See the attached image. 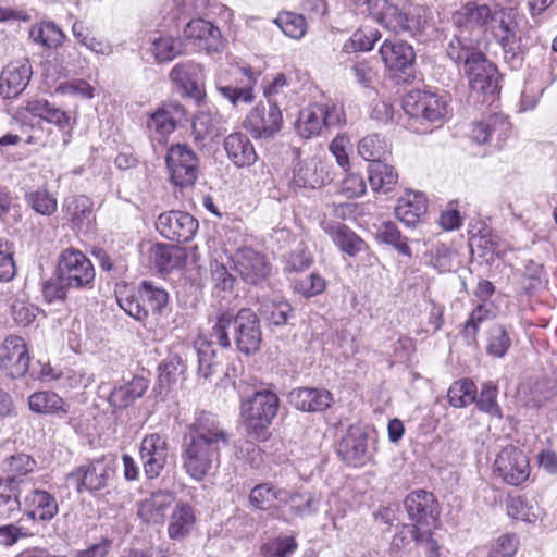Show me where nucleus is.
Segmentation results:
<instances>
[{"instance_id":"obj_1","label":"nucleus","mask_w":557,"mask_h":557,"mask_svg":"<svg viewBox=\"0 0 557 557\" xmlns=\"http://www.w3.org/2000/svg\"><path fill=\"white\" fill-rule=\"evenodd\" d=\"M230 444V434L211 412L197 413L182 444V466L196 481H201L209 471L219 466L221 449Z\"/></svg>"},{"instance_id":"obj_2","label":"nucleus","mask_w":557,"mask_h":557,"mask_svg":"<svg viewBox=\"0 0 557 557\" xmlns=\"http://www.w3.org/2000/svg\"><path fill=\"white\" fill-rule=\"evenodd\" d=\"M367 10L379 25L396 35L419 37L429 26L430 10L411 2L399 7L388 0H367Z\"/></svg>"},{"instance_id":"obj_3","label":"nucleus","mask_w":557,"mask_h":557,"mask_svg":"<svg viewBox=\"0 0 557 557\" xmlns=\"http://www.w3.org/2000/svg\"><path fill=\"white\" fill-rule=\"evenodd\" d=\"M233 325L234 342L237 349L245 355L259 350L262 333L258 315L250 308H242L236 314L226 310L216 315L211 336L223 348L231 347L228 329Z\"/></svg>"},{"instance_id":"obj_4","label":"nucleus","mask_w":557,"mask_h":557,"mask_svg":"<svg viewBox=\"0 0 557 557\" xmlns=\"http://www.w3.org/2000/svg\"><path fill=\"white\" fill-rule=\"evenodd\" d=\"M280 407L278 396L268 389L253 393L242 401V416L247 430L256 440L264 441L268 437V429L277 414Z\"/></svg>"},{"instance_id":"obj_5","label":"nucleus","mask_w":557,"mask_h":557,"mask_svg":"<svg viewBox=\"0 0 557 557\" xmlns=\"http://www.w3.org/2000/svg\"><path fill=\"white\" fill-rule=\"evenodd\" d=\"M120 307L137 321H145L149 312L161 314L169 304L168 292L150 281H143L136 293L117 299Z\"/></svg>"},{"instance_id":"obj_6","label":"nucleus","mask_w":557,"mask_h":557,"mask_svg":"<svg viewBox=\"0 0 557 557\" xmlns=\"http://www.w3.org/2000/svg\"><path fill=\"white\" fill-rule=\"evenodd\" d=\"M57 271L62 282L73 289H91L95 269L91 261L79 250L67 248L61 252Z\"/></svg>"},{"instance_id":"obj_7","label":"nucleus","mask_w":557,"mask_h":557,"mask_svg":"<svg viewBox=\"0 0 557 557\" xmlns=\"http://www.w3.org/2000/svg\"><path fill=\"white\" fill-rule=\"evenodd\" d=\"M115 473V459L112 455H102L79 466L69 474L75 482L78 493L97 492L104 488Z\"/></svg>"},{"instance_id":"obj_8","label":"nucleus","mask_w":557,"mask_h":557,"mask_svg":"<svg viewBox=\"0 0 557 557\" xmlns=\"http://www.w3.org/2000/svg\"><path fill=\"white\" fill-rule=\"evenodd\" d=\"M405 112L413 119L442 125L447 113L448 103L445 96L425 90H412L403 100Z\"/></svg>"},{"instance_id":"obj_9","label":"nucleus","mask_w":557,"mask_h":557,"mask_svg":"<svg viewBox=\"0 0 557 557\" xmlns=\"http://www.w3.org/2000/svg\"><path fill=\"white\" fill-rule=\"evenodd\" d=\"M171 182L181 188L193 186L199 174V158L185 144L171 145L165 156Z\"/></svg>"},{"instance_id":"obj_10","label":"nucleus","mask_w":557,"mask_h":557,"mask_svg":"<svg viewBox=\"0 0 557 557\" xmlns=\"http://www.w3.org/2000/svg\"><path fill=\"white\" fill-rule=\"evenodd\" d=\"M494 473L508 485L518 486L530 476L529 458L520 448L507 445L494 460Z\"/></svg>"},{"instance_id":"obj_11","label":"nucleus","mask_w":557,"mask_h":557,"mask_svg":"<svg viewBox=\"0 0 557 557\" xmlns=\"http://www.w3.org/2000/svg\"><path fill=\"white\" fill-rule=\"evenodd\" d=\"M23 515L34 522L51 521L59 512V505L54 495L40 488L32 481H22Z\"/></svg>"},{"instance_id":"obj_12","label":"nucleus","mask_w":557,"mask_h":557,"mask_svg":"<svg viewBox=\"0 0 557 557\" xmlns=\"http://www.w3.org/2000/svg\"><path fill=\"white\" fill-rule=\"evenodd\" d=\"M283 125V115L278 103L268 106L258 103L244 121V127L255 139L272 138Z\"/></svg>"},{"instance_id":"obj_13","label":"nucleus","mask_w":557,"mask_h":557,"mask_svg":"<svg viewBox=\"0 0 557 557\" xmlns=\"http://www.w3.org/2000/svg\"><path fill=\"white\" fill-rule=\"evenodd\" d=\"M185 114V109L176 102L163 103L153 111L147 120V131L154 150L163 146L170 134L174 132L177 123Z\"/></svg>"},{"instance_id":"obj_14","label":"nucleus","mask_w":557,"mask_h":557,"mask_svg":"<svg viewBox=\"0 0 557 557\" xmlns=\"http://www.w3.org/2000/svg\"><path fill=\"white\" fill-rule=\"evenodd\" d=\"M299 493H290L285 488H277L270 483L256 485L249 494L250 505L258 510L268 511L270 516L281 519V509L289 503L297 502Z\"/></svg>"},{"instance_id":"obj_15","label":"nucleus","mask_w":557,"mask_h":557,"mask_svg":"<svg viewBox=\"0 0 557 557\" xmlns=\"http://www.w3.org/2000/svg\"><path fill=\"white\" fill-rule=\"evenodd\" d=\"M156 228L159 234L172 242L186 243L198 230V221L188 212L172 210L158 216Z\"/></svg>"},{"instance_id":"obj_16","label":"nucleus","mask_w":557,"mask_h":557,"mask_svg":"<svg viewBox=\"0 0 557 557\" xmlns=\"http://www.w3.org/2000/svg\"><path fill=\"white\" fill-rule=\"evenodd\" d=\"M463 73L473 91L483 96H494L499 89L497 67L484 52L470 61L463 67Z\"/></svg>"},{"instance_id":"obj_17","label":"nucleus","mask_w":557,"mask_h":557,"mask_svg":"<svg viewBox=\"0 0 557 557\" xmlns=\"http://www.w3.org/2000/svg\"><path fill=\"white\" fill-rule=\"evenodd\" d=\"M139 456L145 475L149 480L158 478L169 459V443L165 436L159 433L145 435L140 443Z\"/></svg>"},{"instance_id":"obj_18","label":"nucleus","mask_w":557,"mask_h":557,"mask_svg":"<svg viewBox=\"0 0 557 557\" xmlns=\"http://www.w3.org/2000/svg\"><path fill=\"white\" fill-rule=\"evenodd\" d=\"M233 262L235 271L243 281L251 285H257L264 281L271 270V265L265 257L249 247L239 248L233 257Z\"/></svg>"},{"instance_id":"obj_19","label":"nucleus","mask_w":557,"mask_h":557,"mask_svg":"<svg viewBox=\"0 0 557 557\" xmlns=\"http://www.w3.org/2000/svg\"><path fill=\"white\" fill-rule=\"evenodd\" d=\"M29 356L22 337L8 336L0 346V368L12 379L22 377L28 370Z\"/></svg>"},{"instance_id":"obj_20","label":"nucleus","mask_w":557,"mask_h":557,"mask_svg":"<svg viewBox=\"0 0 557 557\" xmlns=\"http://www.w3.org/2000/svg\"><path fill=\"white\" fill-rule=\"evenodd\" d=\"M497 5L494 8L487 3L470 1L458 9L451 16V23L457 29L470 32L484 29L485 26L495 20Z\"/></svg>"},{"instance_id":"obj_21","label":"nucleus","mask_w":557,"mask_h":557,"mask_svg":"<svg viewBox=\"0 0 557 557\" xmlns=\"http://www.w3.org/2000/svg\"><path fill=\"white\" fill-rule=\"evenodd\" d=\"M331 180L329 165L317 156L298 160L293 171V184L299 188H319Z\"/></svg>"},{"instance_id":"obj_22","label":"nucleus","mask_w":557,"mask_h":557,"mask_svg":"<svg viewBox=\"0 0 557 557\" xmlns=\"http://www.w3.org/2000/svg\"><path fill=\"white\" fill-rule=\"evenodd\" d=\"M408 517L414 524L430 525L440 516L438 503L432 493L424 490L411 492L404 502Z\"/></svg>"},{"instance_id":"obj_23","label":"nucleus","mask_w":557,"mask_h":557,"mask_svg":"<svg viewBox=\"0 0 557 557\" xmlns=\"http://www.w3.org/2000/svg\"><path fill=\"white\" fill-rule=\"evenodd\" d=\"M33 71L27 59L9 63L0 74V95L5 99L20 96L29 84Z\"/></svg>"},{"instance_id":"obj_24","label":"nucleus","mask_w":557,"mask_h":557,"mask_svg":"<svg viewBox=\"0 0 557 557\" xmlns=\"http://www.w3.org/2000/svg\"><path fill=\"white\" fill-rule=\"evenodd\" d=\"M26 109L33 115L38 116L48 123L54 124L62 132V141L64 147L71 143L75 121L72 120L67 112L51 104L46 99L29 101Z\"/></svg>"},{"instance_id":"obj_25","label":"nucleus","mask_w":557,"mask_h":557,"mask_svg":"<svg viewBox=\"0 0 557 557\" xmlns=\"http://www.w3.org/2000/svg\"><path fill=\"white\" fill-rule=\"evenodd\" d=\"M288 401L302 412H321L331 407L334 398L324 388L298 387L288 393Z\"/></svg>"},{"instance_id":"obj_26","label":"nucleus","mask_w":557,"mask_h":557,"mask_svg":"<svg viewBox=\"0 0 557 557\" xmlns=\"http://www.w3.org/2000/svg\"><path fill=\"white\" fill-rule=\"evenodd\" d=\"M184 36L208 52L218 51L222 47L220 29L202 18L190 20L184 27Z\"/></svg>"},{"instance_id":"obj_27","label":"nucleus","mask_w":557,"mask_h":557,"mask_svg":"<svg viewBox=\"0 0 557 557\" xmlns=\"http://www.w3.org/2000/svg\"><path fill=\"white\" fill-rule=\"evenodd\" d=\"M238 72L246 77V82H240V85L223 84L221 79L216 82V90L219 94L227 99L234 107H237L239 102L246 104L253 102V87L259 77V73L253 72L250 67H240Z\"/></svg>"},{"instance_id":"obj_28","label":"nucleus","mask_w":557,"mask_h":557,"mask_svg":"<svg viewBox=\"0 0 557 557\" xmlns=\"http://www.w3.org/2000/svg\"><path fill=\"white\" fill-rule=\"evenodd\" d=\"M338 454L352 467L363 466L370 458L368 435L360 429H350L338 445Z\"/></svg>"},{"instance_id":"obj_29","label":"nucleus","mask_w":557,"mask_h":557,"mask_svg":"<svg viewBox=\"0 0 557 557\" xmlns=\"http://www.w3.org/2000/svg\"><path fill=\"white\" fill-rule=\"evenodd\" d=\"M224 150L228 160L237 168L256 163L258 154L250 139L243 133H232L224 138Z\"/></svg>"},{"instance_id":"obj_30","label":"nucleus","mask_w":557,"mask_h":557,"mask_svg":"<svg viewBox=\"0 0 557 557\" xmlns=\"http://www.w3.org/2000/svg\"><path fill=\"white\" fill-rule=\"evenodd\" d=\"M380 54L387 67L403 72L411 67L416 59L413 48L398 39H386L380 48Z\"/></svg>"},{"instance_id":"obj_31","label":"nucleus","mask_w":557,"mask_h":557,"mask_svg":"<svg viewBox=\"0 0 557 557\" xmlns=\"http://www.w3.org/2000/svg\"><path fill=\"white\" fill-rule=\"evenodd\" d=\"M22 481L0 478V520H13L23 511Z\"/></svg>"},{"instance_id":"obj_32","label":"nucleus","mask_w":557,"mask_h":557,"mask_svg":"<svg viewBox=\"0 0 557 557\" xmlns=\"http://www.w3.org/2000/svg\"><path fill=\"white\" fill-rule=\"evenodd\" d=\"M175 496L168 491H158L141 500L138 505V517L147 523H162Z\"/></svg>"},{"instance_id":"obj_33","label":"nucleus","mask_w":557,"mask_h":557,"mask_svg":"<svg viewBox=\"0 0 557 557\" xmlns=\"http://www.w3.org/2000/svg\"><path fill=\"white\" fill-rule=\"evenodd\" d=\"M465 30L458 29L447 42L446 55L458 66L465 67L470 61L478 58L483 51L479 47V41L465 35Z\"/></svg>"},{"instance_id":"obj_34","label":"nucleus","mask_w":557,"mask_h":557,"mask_svg":"<svg viewBox=\"0 0 557 557\" xmlns=\"http://www.w3.org/2000/svg\"><path fill=\"white\" fill-rule=\"evenodd\" d=\"M500 30L499 44L503 49L504 61L511 70H518L522 66L524 59V46L521 36L504 21L500 23Z\"/></svg>"},{"instance_id":"obj_35","label":"nucleus","mask_w":557,"mask_h":557,"mask_svg":"<svg viewBox=\"0 0 557 557\" xmlns=\"http://www.w3.org/2000/svg\"><path fill=\"white\" fill-rule=\"evenodd\" d=\"M426 209V199L422 193H407L398 200L395 214L405 225L416 226Z\"/></svg>"},{"instance_id":"obj_36","label":"nucleus","mask_w":557,"mask_h":557,"mask_svg":"<svg viewBox=\"0 0 557 557\" xmlns=\"http://www.w3.org/2000/svg\"><path fill=\"white\" fill-rule=\"evenodd\" d=\"M63 218L74 228H82L89 224L92 215V202L86 196H70L62 203Z\"/></svg>"},{"instance_id":"obj_37","label":"nucleus","mask_w":557,"mask_h":557,"mask_svg":"<svg viewBox=\"0 0 557 557\" xmlns=\"http://www.w3.org/2000/svg\"><path fill=\"white\" fill-rule=\"evenodd\" d=\"M324 230L334 244L350 257H355L367 249V244L345 224H327Z\"/></svg>"},{"instance_id":"obj_38","label":"nucleus","mask_w":557,"mask_h":557,"mask_svg":"<svg viewBox=\"0 0 557 557\" xmlns=\"http://www.w3.org/2000/svg\"><path fill=\"white\" fill-rule=\"evenodd\" d=\"M148 388V382L141 376H134L129 382L115 386L109 396V403L114 408H126L140 398Z\"/></svg>"},{"instance_id":"obj_39","label":"nucleus","mask_w":557,"mask_h":557,"mask_svg":"<svg viewBox=\"0 0 557 557\" xmlns=\"http://www.w3.org/2000/svg\"><path fill=\"white\" fill-rule=\"evenodd\" d=\"M196 522L193 507L187 503H177L172 511L168 533L170 539L180 541L186 537Z\"/></svg>"},{"instance_id":"obj_40","label":"nucleus","mask_w":557,"mask_h":557,"mask_svg":"<svg viewBox=\"0 0 557 557\" xmlns=\"http://www.w3.org/2000/svg\"><path fill=\"white\" fill-rule=\"evenodd\" d=\"M224 120L218 112L200 111L193 122V136L196 143L221 135Z\"/></svg>"},{"instance_id":"obj_41","label":"nucleus","mask_w":557,"mask_h":557,"mask_svg":"<svg viewBox=\"0 0 557 557\" xmlns=\"http://www.w3.org/2000/svg\"><path fill=\"white\" fill-rule=\"evenodd\" d=\"M369 183L373 191L387 194L398 183V174L394 168L384 161L372 163L368 169Z\"/></svg>"},{"instance_id":"obj_42","label":"nucleus","mask_w":557,"mask_h":557,"mask_svg":"<svg viewBox=\"0 0 557 557\" xmlns=\"http://www.w3.org/2000/svg\"><path fill=\"white\" fill-rule=\"evenodd\" d=\"M323 114L324 112L320 103H314L302 109L296 121L298 134L304 138H311L319 135L324 128Z\"/></svg>"},{"instance_id":"obj_43","label":"nucleus","mask_w":557,"mask_h":557,"mask_svg":"<svg viewBox=\"0 0 557 557\" xmlns=\"http://www.w3.org/2000/svg\"><path fill=\"white\" fill-rule=\"evenodd\" d=\"M359 156L372 163L385 161L391 153L388 141L379 134H370L359 140L357 147Z\"/></svg>"},{"instance_id":"obj_44","label":"nucleus","mask_w":557,"mask_h":557,"mask_svg":"<svg viewBox=\"0 0 557 557\" xmlns=\"http://www.w3.org/2000/svg\"><path fill=\"white\" fill-rule=\"evenodd\" d=\"M29 37L34 42L48 49H55L65 39L64 33L53 22H41L33 25Z\"/></svg>"},{"instance_id":"obj_45","label":"nucleus","mask_w":557,"mask_h":557,"mask_svg":"<svg viewBox=\"0 0 557 557\" xmlns=\"http://www.w3.org/2000/svg\"><path fill=\"white\" fill-rule=\"evenodd\" d=\"M28 406L32 411L42 414L65 413L63 399L51 391L36 392L28 398Z\"/></svg>"},{"instance_id":"obj_46","label":"nucleus","mask_w":557,"mask_h":557,"mask_svg":"<svg viewBox=\"0 0 557 557\" xmlns=\"http://www.w3.org/2000/svg\"><path fill=\"white\" fill-rule=\"evenodd\" d=\"M511 347V337L503 324L496 323L487 331L486 354L493 358H504Z\"/></svg>"},{"instance_id":"obj_47","label":"nucleus","mask_w":557,"mask_h":557,"mask_svg":"<svg viewBox=\"0 0 557 557\" xmlns=\"http://www.w3.org/2000/svg\"><path fill=\"white\" fill-rule=\"evenodd\" d=\"M151 51L157 62H170L184 53V45L180 38L160 35L153 39Z\"/></svg>"},{"instance_id":"obj_48","label":"nucleus","mask_w":557,"mask_h":557,"mask_svg":"<svg viewBox=\"0 0 557 557\" xmlns=\"http://www.w3.org/2000/svg\"><path fill=\"white\" fill-rule=\"evenodd\" d=\"M293 309L285 300L264 299L259 308V313L269 324L282 326L286 324Z\"/></svg>"},{"instance_id":"obj_49","label":"nucleus","mask_w":557,"mask_h":557,"mask_svg":"<svg viewBox=\"0 0 557 557\" xmlns=\"http://www.w3.org/2000/svg\"><path fill=\"white\" fill-rule=\"evenodd\" d=\"M195 350L198 358V375L210 382L212 376L218 373L220 367L219 362L215 360V351L211 343L207 341L197 342Z\"/></svg>"},{"instance_id":"obj_50","label":"nucleus","mask_w":557,"mask_h":557,"mask_svg":"<svg viewBox=\"0 0 557 557\" xmlns=\"http://www.w3.org/2000/svg\"><path fill=\"white\" fill-rule=\"evenodd\" d=\"M36 467V461L29 455L23 453L12 455L2 462V470L8 474L5 479H14L15 481H27L21 479V476L33 472Z\"/></svg>"},{"instance_id":"obj_51","label":"nucleus","mask_w":557,"mask_h":557,"mask_svg":"<svg viewBox=\"0 0 557 557\" xmlns=\"http://www.w3.org/2000/svg\"><path fill=\"white\" fill-rule=\"evenodd\" d=\"M196 70L197 65L191 62L178 63L171 70L170 78L187 95L197 96L199 90L197 82L194 78Z\"/></svg>"},{"instance_id":"obj_52","label":"nucleus","mask_w":557,"mask_h":557,"mask_svg":"<svg viewBox=\"0 0 557 557\" xmlns=\"http://www.w3.org/2000/svg\"><path fill=\"white\" fill-rule=\"evenodd\" d=\"M491 317V310L484 304L478 305L463 324L461 335L467 345L478 344V333L481 324Z\"/></svg>"},{"instance_id":"obj_53","label":"nucleus","mask_w":557,"mask_h":557,"mask_svg":"<svg viewBox=\"0 0 557 557\" xmlns=\"http://www.w3.org/2000/svg\"><path fill=\"white\" fill-rule=\"evenodd\" d=\"M475 384L472 381L465 379L450 385L447 397L451 406L462 408L475 401Z\"/></svg>"},{"instance_id":"obj_54","label":"nucleus","mask_w":557,"mask_h":557,"mask_svg":"<svg viewBox=\"0 0 557 557\" xmlns=\"http://www.w3.org/2000/svg\"><path fill=\"white\" fill-rule=\"evenodd\" d=\"M26 203L37 213L46 216L57 211L58 201L46 188H39L25 195Z\"/></svg>"},{"instance_id":"obj_55","label":"nucleus","mask_w":557,"mask_h":557,"mask_svg":"<svg viewBox=\"0 0 557 557\" xmlns=\"http://www.w3.org/2000/svg\"><path fill=\"white\" fill-rule=\"evenodd\" d=\"M274 23L282 29V32L293 38L300 39L307 32V23L301 14L294 12H282L274 20Z\"/></svg>"},{"instance_id":"obj_56","label":"nucleus","mask_w":557,"mask_h":557,"mask_svg":"<svg viewBox=\"0 0 557 557\" xmlns=\"http://www.w3.org/2000/svg\"><path fill=\"white\" fill-rule=\"evenodd\" d=\"M185 364L180 356H170L159 366V386L160 388H169L176 383L178 377L184 373Z\"/></svg>"},{"instance_id":"obj_57","label":"nucleus","mask_w":557,"mask_h":557,"mask_svg":"<svg viewBox=\"0 0 557 557\" xmlns=\"http://www.w3.org/2000/svg\"><path fill=\"white\" fill-rule=\"evenodd\" d=\"M377 238L382 243L393 246L399 253L411 257L407 238L401 235L395 223L384 222L377 231Z\"/></svg>"},{"instance_id":"obj_58","label":"nucleus","mask_w":557,"mask_h":557,"mask_svg":"<svg viewBox=\"0 0 557 557\" xmlns=\"http://www.w3.org/2000/svg\"><path fill=\"white\" fill-rule=\"evenodd\" d=\"M211 280L213 284V294L224 298L223 294H231L236 278L228 272L227 268L214 261L211 263Z\"/></svg>"},{"instance_id":"obj_59","label":"nucleus","mask_w":557,"mask_h":557,"mask_svg":"<svg viewBox=\"0 0 557 557\" xmlns=\"http://www.w3.org/2000/svg\"><path fill=\"white\" fill-rule=\"evenodd\" d=\"M486 126L490 131L491 140L500 146L511 135V124L507 116L502 113H493L485 116Z\"/></svg>"},{"instance_id":"obj_60","label":"nucleus","mask_w":557,"mask_h":557,"mask_svg":"<svg viewBox=\"0 0 557 557\" xmlns=\"http://www.w3.org/2000/svg\"><path fill=\"white\" fill-rule=\"evenodd\" d=\"M521 283L527 293H534L543 288L547 283L544 267L532 260L528 261Z\"/></svg>"},{"instance_id":"obj_61","label":"nucleus","mask_w":557,"mask_h":557,"mask_svg":"<svg viewBox=\"0 0 557 557\" xmlns=\"http://www.w3.org/2000/svg\"><path fill=\"white\" fill-rule=\"evenodd\" d=\"M497 386L492 382L482 385L479 397H475L476 406L480 410L497 418H502V410L497 404Z\"/></svg>"},{"instance_id":"obj_62","label":"nucleus","mask_w":557,"mask_h":557,"mask_svg":"<svg viewBox=\"0 0 557 557\" xmlns=\"http://www.w3.org/2000/svg\"><path fill=\"white\" fill-rule=\"evenodd\" d=\"M178 249L173 246L157 244L152 247L150 258L160 271H169L178 265Z\"/></svg>"},{"instance_id":"obj_63","label":"nucleus","mask_w":557,"mask_h":557,"mask_svg":"<svg viewBox=\"0 0 557 557\" xmlns=\"http://www.w3.org/2000/svg\"><path fill=\"white\" fill-rule=\"evenodd\" d=\"M70 289L73 288L62 282L61 276L55 270L54 276L42 283L41 292L47 302H55L64 301Z\"/></svg>"},{"instance_id":"obj_64","label":"nucleus","mask_w":557,"mask_h":557,"mask_svg":"<svg viewBox=\"0 0 557 557\" xmlns=\"http://www.w3.org/2000/svg\"><path fill=\"white\" fill-rule=\"evenodd\" d=\"M296 548L295 539L286 536L265 543L261 547V553L264 557H289Z\"/></svg>"}]
</instances>
